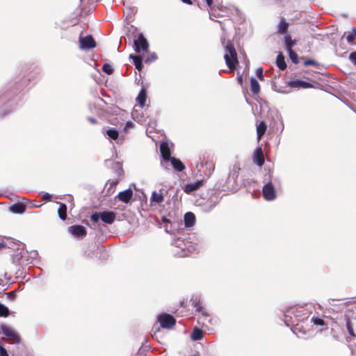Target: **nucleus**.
Listing matches in <instances>:
<instances>
[{
    "instance_id": "nucleus-1",
    "label": "nucleus",
    "mask_w": 356,
    "mask_h": 356,
    "mask_svg": "<svg viewBox=\"0 0 356 356\" xmlns=\"http://www.w3.org/2000/svg\"><path fill=\"white\" fill-rule=\"evenodd\" d=\"M225 54L224 58L226 65L229 68V72H232L236 68V65L238 64V58L236 51L233 44L228 41L225 47Z\"/></svg>"
},
{
    "instance_id": "nucleus-2",
    "label": "nucleus",
    "mask_w": 356,
    "mask_h": 356,
    "mask_svg": "<svg viewBox=\"0 0 356 356\" xmlns=\"http://www.w3.org/2000/svg\"><path fill=\"white\" fill-rule=\"evenodd\" d=\"M158 321L163 328L170 329L175 324V319L170 314H162L158 316Z\"/></svg>"
},
{
    "instance_id": "nucleus-3",
    "label": "nucleus",
    "mask_w": 356,
    "mask_h": 356,
    "mask_svg": "<svg viewBox=\"0 0 356 356\" xmlns=\"http://www.w3.org/2000/svg\"><path fill=\"white\" fill-rule=\"evenodd\" d=\"M134 50L138 53L141 51H146L147 50L149 44L142 33H140L138 38L134 40Z\"/></svg>"
},
{
    "instance_id": "nucleus-4",
    "label": "nucleus",
    "mask_w": 356,
    "mask_h": 356,
    "mask_svg": "<svg viewBox=\"0 0 356 356\" xmlns=\"http://www.w3.org/2000/svg\"><path fill=\"white\" fill-rule=\"evenodd\" d=\"M19 246H22V249L19 253L15 255L14 259L17 260L19 265H27L31 264V259H29V252L24 249V244H19Z\"/></svg>"
},
{
    "instance_id": "nucleus-5",
    "label": "nucleus",
    "mask_w": 356,
    "mask_h": 356,
    "mask_svg": "<svg viewBox=\"0 0 356 356\" xmlns=\"http://www.w3.org/2000/svg\"><path fill=\"white\" fill-rule=\"evenodd\" d=\"M194 307L196 308V310L201 314V316L198 318V323L202 324V325H206V318L209 316L207 311L202 307V303L200 300H195L193 303Z\"/></svg>"
},
{
    "instance_id": "nucleus-6",
    "label": "nucleus",
    "mask_w": 356,
    "mask_h": 356,
    "mask_svg": "<svg viewBox=\"0 0 356 356\" xmlns=\"http://www.w3.org/2000/svg\"><path fill=\"white\" fill-rule=\"evenodd\" d=\"M80 48L81 49H89L96 46V42L92 35L79 38Z\"/></svg>"
},
{
    "instance_id": "nucleus-7",
    "label": "nucleus",
    "mask_w": 356,
    "mask_h": 356,
    "mask_svg": "<svg viewBox=\"0 0 356 356\" xmlns=\"http://www.w3.org/2000/svg\"><path fill=\"white\" fill-rule=\"evenodd\" d=\"M263 195L264 199L268 201L273 200L275 198V191L272 183L270 182L264 186Z\"/></svg>"
},
{
    "instance_id": "nucleus-8",
    "label": "nucleus",
    "mask_w": 356,
    "mask_h": 356,
    "mask_svg": "<svg viewBox=\"0 0 356 356\" xmlns=\"http://www.w3.org/2000/svg\"><path fill=\"white\" fill-rule=\"evenodd\" d=\"M68 232L74 236L83 238L86 236V229L82 225H72L68 227Z\"/></svg>"
},
{
    "instance_id": "nucleus-9",
    "label": "nucleus",
    "mask_w": 356,
    "mask_h": 356,
    "mask_svg": "<svg viewBox=\"0 0 356 356\" xmlns=\"http://www.w3.org/2000/svg\"><path fill=\"white\" fill-rule=\"evenodd\" d=\"M2 333L11 339L13 341L18 343L19 341V337L14 329L10 327L3 325L1 327Z\"/></svg>"
},
{
    "instance_id": "nucleus-10",
    "label": "nucleus",
    "mask_w": 356,
    "mask_h": 356,
    "mask_svg": "<svg viewBox=\"0 0 356 356\" xmlns=\"http://www.w3.org/2000/svg\"><path fill=\"white\" fill-rule=\"evenodd\" d=\"M164 192L163 190L159 191H153L150 197V202L152 204H161L164 201Z\"/></svg>"
},
{
    "instance_id": "nucleus-11",
    "label": "nucleus",
    "mask_w": 356,
    "mask_h": 356,
    "mask_svg": "<svg viewBox=\"0 0 356 356\" xmlns=\"http://www.w3.org/2000/svg\"><path fill=\"white\" fill-rule=\"evenodd\" d=\"M132 196L133 191L131 189L129 188L124 191L120 192L117 195V198H118L119 200L124 203H128L129 200L131 199Z\"/></svg>"
},
{
    "instance_id": "nucleus-12",
    "label": "nucleus",
    "mask_w": 356,
    "mask_h": 356,
    "mask_svg": "<svg viewBox=\"0 0 356 356\" xmlns=\"http://www.w3.org/2000/svg\"><path fill=\"white\" fill-rule=\"evenodd\" d=\"M101 220L107 224H112L115 219V213L113 211L101 212Z\"/></svg>"
},
{
    "instance_id": "nucleus-13",
    "label": "nucleus",
    "mask_w": 356,
    "mask_h": 356,
    "mask_svg": "<svg viewBox=\"0 0 356 356\" xmlns=\"http://www.w3.org/2000/svg\"><path fill=\"white\" fill-rule=\"evenodd\" d=\"M160 150L163 159L165 161H168L171 158V152L168 144L167 143H162L160 145Z\"/></svg>"
},
{
    "instance_id": "nucleus-14",
    "label": "nucleus",
    "mask_w": 356,
    "mask_h": 356,
    "mask_svg": "<svg viewBox=\"0 0 356 356\" xmlns=\"http://www.w3.org/2000/svg\"><path fill=\"white\" fill-rule=\"evenodd\" d=\"M254 162L259 166H262L264 163V157L261 147H257L254 150Z\"/></svg>"
},
{
    "instance_id": "nucleus-15",
    "label": "nucleus",
    "mask_w": 356,
    "mask_h": 356,
    "mask_svg": "<svg viewBox=\"0 0 356 356\" xmlns=\"http://www.w3.org/2000/svg\"><path fill=\"white\" fill-rule=\"evenodd\" d=\"M289 85L291 87L298 88H309L313 87V86L311 83H309L307 81H302V80L291 81L289 82Z\"/></svg>"
},
{
    "instance_id": "nucleus-16",
    "label": "nucleus",
    "mask_w": 356,
    "mask_h": 356,
    "mask_svg": "<svg viewBox=\"0 0 356 356\" xmlns=\"http://www.w3.org/2000/svg\"><path fill=\"white\" fill-rule=\"evenodd\" d=\"M202 185V181H197L193 183L186 184L184 188L186 193L190 194L192 192L197 191Z\"/></svg>"
},
{
    "instance_id": "nucleus-17",
    "label": "nucleus",
    "mask_w": 356,
    "mask_h": 356,
    "mask_svg": "<svg viewBox=\"0 0 356 356\" xmlns=\"http://www.w3.org/2000/svg\"><path fill=\"white\" fill-rule=\"evenodd\" d=\"M146 98H147V91H146L145 88H143L140 90V91L136 98V101L138 102L140 107H141V108L144 107L145 101H146Z\"/></svg>"
},
{
    "instance_id": "nucleus-18",
    "label": "nucleus",
    "mask_w": 356,
    "mask_h": 356,
    "mask_svg": "<svg viewBox=\"0 0 356 356\" xmlns=\"http://www.w3.org/2000/svg\"><path fill=\"white\" fill-rule=\"evenodd\" d=\"M168 161H170L172 165L175 168V170L181 172L184 169V165L182 162L175 157H171Z\"/></svg>"
},
{
    "instance_id": "nucleus-19",
    "label": "nucleus",
    "mask_w": 356,
    "mask_h": 356,
    "mask_svg": "<svg viewBox=\"0 0 356 356\" xmlns=\"http://www.w3.org/2000/svg\"><path fill=\"white\" fill-rule=\"evenodd\" d=\"M195 220V215L191 212H188L184 216V222L186 227H191L194 225Z\"/></svg>"
},
{
    "instance_id": "nucleus-20",
    "label": "nucleus",
    "mask_w": 356,
    "mask_h": 356,
    "mask_svg": "<svg viewBox=\"0 0 356 356\" xmlns=\"http://www.w3.org/2000/svg\"><path fill=\"white\" fill-rule=\"evenodd\" d=\"M284 43L286 51H289L290 50H293L292 47L296 44V40H293L289 34H286L284 36Z\"/></svg>"
},
{
    "instance_id": "nucleus-21",
    "label": "nucleus",
    "mask_w": 356,
    "mask_h": 356,
    "mask_svg": "<svg viewBox=\"0 0 356 356\" xmlns=\"http://www.w3.org/2000/svg\"><path fill=\"white\" fill-rule=\"evenodd\" d=\"M129 57L133 60L136 68L138 70H141L143 67L142 58L140 56H135L133 54H131Z\"/></svg>"
},
{
    "instance_id": "nucleus-22",
    "label": "nucleus",
    "mask_w": 356,
    "mask_h": 356,
    "mask_svg": "<svg viewBox=\"0 0 356 356\" xmlns=\"http://www.w3.org/2000/svg\"><path fill=\"white\" fill-rule=\"evenodd\" d=\"M250 88L254 94H257L260 91L259 83L254 77H251L250 79Z\"/></svg>"
},
{
    "instance_id": "nucleus-23",
    "label": "nucleus",
    "mask_w": 356,
    "mask_h": 356,
    "mask_svg": "<svg viewBox=\"0 0 356 356\" xmlns=\"http://www.w3.org/2000/svg\"><path fill=\"white\" fill-rule=\"evenodd\" d=\"M26 207L22 204H15L10 207V211L15 213H23Z\"/></svg>"
},
{
    "instance_id": "nucleus-24",
    "label": "nucleus",
    "mask_w": 356,
    "mask_h": 356,
    "mask_svg": "<svg viewBox=\"0 0 356 356\" xmlns=\"http://www.w3.org/2000/svg\"><path fill=\"white\" fill-rule=\"evenodd\" d=\"M288 28H289V23H287L286 22L284 18H282L278 24V29H277L278 33H284L285 32H286Z\"/></svg>"
},
{
    "instance_id": "nucleus-25",
    "label": "nucleus",
    "mask_w": 356,
    "mask_h": 356,
    "mask_svg": "<svg viewBox=\"0 0 356 356\" xmlns=\"http://www.w3.org/2000/svg\"><path fill=\"white\" fill-rule=\"evenodd\" d=\"M266 130V124L264 122H260L257 127V138L260 140Z\"/></svg>"
},
{
    "instance_id": "nucleus-26",
    "label": "nucleus",
    "mask_w": 356,
    "mask_h": 356,
    "mask_svg": "<svg viewBox=\"0 0 356 356\" xmlns=\"http://www.w3.org/2000/svg\"><path fill=\"white\" fill-rule=\"evenodd\" d=\"M59 204H60V207L58 210V216L60 219L65 220L66 217H67V215H66L67 207L65 204H63V203H59Z\"/></svg>"
},
{
    "instance_id": "nucleus-27",
    "label": "nucleus",
    "mask_w": 356,
    "mask_h": 356,
    "mask_svg": "<svg viewBox=\"0 0 356 356\" xmlns=\"http://www.w3.org/2000/svg\"><path fill=\"white\" fill-rule=\"evenodd\" d=\"M276 63L277 67L281 70H284L286 67V65L284 61V58L282 54H279L277 56Z\"/></svg>"
},
{
    "instance_id": "nucleus-28",
    "label": "nucleus",
    "mask_w": 356,
    "mask_h": 356,
    "mask_svg": "<svg viewBox=\"0 0 356 356\" xmlns=\"http://www.w3.org/2000/svg\"><path fill=\"white\" fill-rule=\"evenodd\" d=\"M105 133L112 140H116L119 136V133L115 129H108L105 131Z\"/></svg>"
},
{
    "instance_id": "nucleus-29",
    "label": "nucleus",
    "mask_w": 356,
    "mask_h": 356,
    "mask_svg": "<svg viewBox=\"0 0 356 356\" xmlns=\"http://www.w3.org/2000/svg\"><path fill=\"white\" fill-rule=\"evenodd\" d=\"M202 337H203L202 331L197 327L193 330V331L191 334V338L194 341L200 340L202 338Z\"/></svg>"
},
{
    "instance_id": "nucleus-30",
    "label": "nucleus",
    "mask_w": 356,
    "mask_h": 356,
    "mask_svg": "<svg viewBox=\"0 0 356 356\" xmlns=\"http://www.w3.org/2000/svg\"><path fill=\"white\" fill-rule=\"evenodd\" d=\"M183 243L182 241L177 240L176 241V246L179 247L183 251H185L186 249H187V251L190 253H193L195 251V249L193 246H188L187 247L186 245L184 243V247H181V245Z\"/></svg>"
},
{
    "instance_id": "nucleus-31",
    "label": "nucleus",
    "mask_w": 356,
    "mask_h": 356,
    "mask_svg": "<svg viewBox=\"0 0 356 356\" xmlns=\"http://www.w3.org/2000/svg\"><path fill=\"white\" fill-rule=\"evenodd\" d=\"M343 36H346L348 42L353 43L356 38V29H353L351 32H345Z\"/></svg>"
},
{
    "instance_id": "nucleus-32",
    "label": "nucleus",
    "mask_w": 356,
    "mask_h": 356,
    "mask_svg": "<svg viewBox=\"0 0 356 356\" xmlns=\"http://www.w3.org/2000/svg\"><path fill=\"white\" fill-rule=\"evenodd\" d=\"M9 314L8 308L4 305L0 303V316L6 317Z\"/></svg>"
},
{
    "instance_id": "nucleus-33",
    "label": "nucleus",
    "mask_w": 356,
    "mask_h": 356,
    "mask_svg": "<svg viewBox=\"0 0 356 356\" xmlns=\"http://www.w3.org/2000/svg\"><path fill=\"white\" fill-rule=\"evenodd\" d=\"M289 53V56L291 58V60H292L293 63H298V55L296 52H294L293 50H290L289 51H288Z\"/></svg>"
},
{
    "instance_id": "nucleus-34",
    "label": "nucleus",
    "mask_w": 356,
    "mask_h": 356,
    "mask_svg": "<svg viewBox=\"0 0 356 356\" xmlns=\"http://www.w3.org/2000/svg\"><path fill=\"white\" fill-rule=\"evenodd\" d=\"M103 71L107 74H111L113 72L112 66L108 63H105L102 67Z\"/></svg>"
},
{
    "instance_id": "nucleus-35",
    "label": "nucleus",
    "mask_w": 356,
    "mask_h": 356,
    "mask_svg": "<svg viewBox=\"0 0 356 356\" xmlns=\"http://www.w3.org/2000/svg\"><path fill=\"white\" fill-rule=\"evenodd\" d=\"M311 321L316 325H325L324 321L322 318H318V317L313 316L312 318Z\"/></svg>"
},
{
    "instance_id": "nucleus-36",
    "label": "nucleus",
    "mask_w": 356,
    "mask_h": 356,
    "mask_svg": "<svg viewBox=\"0 0 356 356\" xmlns=\"http://www.w3.org/2000/svg\"><path fill=\"white\" fill-rule=\"evenodd\" d=\"M300 311H298V309L295 308H291L289 310L287 311V314H286V316H289L291 314H294L296 317H299L300 314L299 313Z\"/></svg>"
},
{
    "instance_id": "nucleus-37",
    "label": "nucleus",
    "mask_w": 356,
    "mask_h": 356,
    "mask_svg": "<svg viewBox=\"0 0 356 356\" xmlns=\"http://www.w3.org/2000/svg\"><path fill=\"white\" fill-rule=\"evenodd\" d=\"M100 216H101V212L100 213H95L91 216L90 219L94 222H98V220L99 219H101Z\"/></svg>"
},
{
    "instance_id": "nucleus-38",
    "label": "nucleus",
    "mask_w": 356,
    "mask_h": 356,
    "mask_svg": "<svg viewBox=\"0 0 356 356\" xmlns=\"http://www.w3.org/2000/svg\"><path fill=\"white\" fill-rule=\"evenodd\" d=\"M38 252L35 250H32L29 252V259H31L30 263H32L34 261V259H35L38 257Z\"/></svg>"
},
{
    "instance_id": "nucleus-39",
    "label": "nucleus",
    "mask_w": 356,
    "mask_h": 356,
    "mask_svg": "<svg viewBox=\"0 0 356 356\" xmlns=\"http://www.w3.org/2000/svg\"><path fill=\"white\" fill-rule=\"evenodd\" d=\"M237 177H238V172H236V170H233V172L229 175L228 180H229V181H230L232 179L233 181L235 182Z\"/></svg>"
},
{
    "instance_id": "nucleus-40",
    "label": "nucleus",
    "mask_w": 356,
    "mask_h": 356,
    "mask_svg": "<svg viewBox=\"0 0 356 356\" xmlns=\"http://www.w3.org/2000/svg\"><path fill=\"white\" fill-rule=\"evenodd\" d=\"M316 65H317V62L316 60H312V59H308V60H305L304 63L305 66Z\"/></svg>"
},
{
    "instance_id": "nucleus-41",
    "label": "nucleus",
    "mask_w": 356,
    "mask_h": 356,
    "mask_svg": "<svg viewBox=\"0 0 356 356\" xmlns=\"http://www.w3.org/2000/svg\"><path fill=\"white\" fill-rule=\"evenodd\" d=\"M257 76L260 80H264L263 77V69L261 67H259L257 70L256 72Z\"/></svg>"
},
{
    "instance_id": "nucleus-42",
    "label": "nucleus",
    "mask_w": 356,
    "mask_h": 356,
    "mask_svg": "<svg viewBox=\"0 0 356 356\" xmlns=\"http://www.w3.org/2000/svg\"><path fill=\"white\" fill-rule=\"evenodd\" d=\"M0 356H9L6 350L0 345Z\"/></svg>"
},
{
    "instance_id": "nucleus-43",
    "label": "nucleus",
    "mask_w": 356,
    "mask_h": 356,
    "mask_svg": "<svg viewBox=\"0 0 356 356\" xmlns=\"http://www.w3.org/2000/svg\"><path fill=\"white\" fill-rule=\"evenodd\" d=\"M349 57L350 60L355 64H356V51L351 53Z\"/></svg>"
},
{
    "instance_id": "nucleus-44",
    "label": "nucleus",
    "mask_w": 356,
    "mask_h": 356,
    "mask_svg": "<svg viewBox=\"0 0 356 356\" xmlns=\"http://www.w3.org/2000/svg\"><path fill=\"white\" fill-rule=\"evenodd\" d=\"M157 58V56L156 55L155 53H152L151 54V58H147L145 62L147 63V62H151V61H153V60H155Z\"/></svg>"
},
{
    "instance_id": "nucleus-45",
    "label": "nucleus",
    "mask_w": 356,
    "mask_h": 356,
    "mask_svg": "<svg viewBox=\"0 0 356 356\" xmlns=\"http://www.w3.org/2000/svg\"><path fill=\"white\" fill-rule=\"evenodd\" d=\"M51 195L49 193L44 194L42 198L44 201H49L51 200Z\"/></svg>"
},
{
    "instance_id": "nucleus-46",
    "label": "nucleus",
    "mask_w": 356,
    "mask_h": 356,
    "mask_svg": "<svg viewBox=\"0 0 356 356\" xmlns=\"http://www.w3.org/2000/svg\"><path fill=\"white\" fill-rule=\"evenodd\" d=\"M133 127V123L131 122H127L124 127V130L127 131L129 129H131Z\"/></svg>"
},
{
    "instance_id": "nucleus-47",
    "label": "nucleus",
    "mask_w": 356,
    "mask_h": 356,
    "mask_svg": "<svg viewBox=\"0 0 356 356\" xmlns=\"http://www.w3.org/2000/svg\"><path fill=\"white\" fill-rule=\"evenodd\" d=\"M88 120L91 123V124H96L97 123V120L93 118H88Z\"/></svg>"
},
{
    "instance_id": "nucleus-48",
    "label": "nucleus",
    "mask_w": 356,
    "mask_h": 356,
    "mask_svg": "<svg viewBox=\"0 0 356 356\" xmlns=\"http://www.w3.org/2000/svg\"><path fill=\"white\" fill-rule=\"evenodd\" d=\"M238 81L241 85H242V83H243V76L242 75H238Z\"/></svg>"
},
{
    "instance_id": "nucleus-49",
    "label": "nucleus",
    "mask_w": 356,
    "mask_h": 356,
    "mask_svg": "<svg viewBox=\"0 0 356 356\" xmlns=\"http://www.w3.org/2000/svg\"><path fill=\"white\" fill-rule=\"evenodd\" d=\"M181 1L186 4H189V5L192 4V1L191 0H181Z\"/></svg>"
},
{
    "instance_id": "nucleus-50",
    "label": "nucleus",
    "mask_w": 356,
    "mask_h": 356,
    "mask_svg": "<svg viewBox=\"0 0 356 356\" xmlns=\"http://www.w3.org/2000/svg\"><path fill=\"white\" fill-rule=\"evenodd\" d=\"M206 1H207V5H208L209 7H211V6H212V3H213V0H206Z\"/></svg>"
},
{
    "instance_id": "nucleus-51",
    "label": "nucleus",
    "mask_w": 356,
    "mask_h": 356,
    "mask_svg": "<svg viewBox=\"0 0 356 356\" xmlns=\"http://www.w3.org/2000/svg\"><path fill=\"white\" fill-rule=\"evenodd\" d=\"M347 326H348V331H349V333L351 334V335H353V330L350 329V326H349V323L347 324Z\"/></svg>"
},
{
    "instance_id": "nucleus-52",
    "label": "nucleus",
    "mask_w": 356,
    "mask_h": 356,
    "mask_svg": "<svg viewBox=\"0 0 356 356\" xmlns=\"http://www.w3.org/2000/svg\"><path fill=\"white\" fill-rule=\"evenodd\" d=\"M208 164H209V165L210 166V168H212V170H213L214 167H213V163H208Z\"/></svg>"
},
{
    "instance_id": "nucleus-53",
    "label": "nucleus",
    "mask_w": 356,
    "mask_h": 356,
    "mask_svg": "<svg viewBox=\"0 0 356 356\" xmlns=\"http://www.w3.org/2000/svg\"><path fill=\"white\" fill-rule=\"evenodd\" d=\"M4 246L5 245L3 243H0V250H1Z\"/></svg>"
},
{
    "instance_id": "nucleus-54",
    "label": "nucleus",
    "mask_w": 356,
    "mask_h": 356,
    "mask_svg": "<svg viewBox=\"0 0 356 356\" xmlns=\"http://www.w3.org/2000/svg\"><path fill=\"white\" fill-rule=\"evenodd\" d=\"M220 8H222V6H220V7L218 6V10H220Z\"/></svg>"
},
{
    "instance_id": "nucleus-55",
    "label": "nucleus",
    "mask_w": 356,
    "mask_h": 356,
    "mask_svg": "<svg viewBox=\"0 0 356 356\" xmlns=\"http://www.w3.org/2000/svg\"><path fill=\"white\" fill-rule=\"evenodd\" d=\"M220 8H222V6H220V7L218 6V10H220Z\"/></svg>"
}]
</instances>
